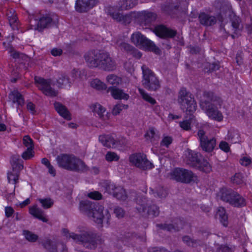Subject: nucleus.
Wrapping results in <instances>:
<instances>
[{
  "label": "nucleus",
  "instance_id": "obj_13",
  "mask_svg": "<svg viewBox=\"0 0 252 252\" xmlns=\"http://www.w3.org/2000/svg\"><path fill=\"white\" fill-rule=\"evenodd\" d=\"M88 215L91 216L94 221L97 223H101L103 220L105 218L108 219L109 214L107 210H104L101 206H96L91 212H89Z\"/></svg>",
  "mask_w": 252,
  "mask_h": 252
},
{
  "label": "nucleus",
  "instance_id": "obj_21",
  "mask_svg": "<svg viewBox=\"0 0 252 252\" xmlns=\"http://www.w3.org/2000/svg\"><path fill=\"white\" fill-rule=\"evenodd\" d=\"M54 105L56 110L60 116L67 120L71 119L70 114L64 106L58 102H56Z\"/></svg>",
  "mask_w": 252,
  "mask_h": 252
},
{
  "label": "nucleus",
  "instance_id": "obj_64",
  "mask_svg": "<svg viewBox=\"0 0 252 252\" xmlns=\"http://www.w3.org/2000/svg\"><path fill=\"white\" fill-rule=\"evenodd\" d=\"M232 27L235 29H237L238 28V20L237 21V22H233L232 24Z\"/></svg>",
  "mask_w": 252,
  "mask_h": 252
},
{
  "label": "nucleus",
  "instance_id": "obj_25",
  "mask_svg": "<svg viewBox=\"0 0 252 252\" xmlns=\"http://www.w3.org/2000/svg\"><path fill=\"white\" fill-rule=\"evenodd\" d=\"M90 86L92 88L98 91H103L107 89V85L98 78H95L90 82Z\"/></svg>",
  "mask_w": 252,
  "mask_h": 252
},
{
  "label": "nucleus",
  "instance_id": "obj_43",
  "mask_svg": "<svg viewBox=\"0 0 252 252\" xmlns=\"http://www.w3.org/2000/svg\"><path fill=\"white\" fill-rule=\"evenodd\" d=\"M23 234L25 238L29 241L34 242L37 239V236L29 231H24Z\"/></svg>",
  "mask_w": 252,
  "mask_h": 252
},
{
  "label": "nucleus",
  "instance_id": "obj_31",
  "mask_svg": "<svg viewBox=\"0 0 252 252\" xmlns=\"http://www.w3.org/2000/svg\"><path fill=\"white\" fill-rule=\"evenodd\" d=\"M138 90L141 97L145 101L151 105H154L156 103V100L155 98L147 93L144 90L140 88H139Z\"/></svg>",
  "mask_w": 252,
  "mask_h": 252
},
{
  "label": "nucleus",
  "instance_id": "obj_49",
  "mask_svg": "<svg viewBox=\"0 0 252 252\" xmlns=\"http://www.w3.org/2000/svg\"><path fill=\"white\" fill-rule=\"evenodd\" d=\"M172 139L170 136H165L161 141L160 145L168 147L172 143Z\"/></svg>",
  "mask_w": 252,
  "mask_h": 252
},
{
  "label": "nucleus",
  "instance_id": "obj_26",
  "mask_svg": "<svg viewBox=\"0 0 252 252\" xmlns=\"http://www.w3.org/2000/svg\"><path fill=\"white\" fill-rule=\"evenodd\" d=\"M200 23L202 24L210 26L216 22V18L214 16H209L205 13H201L199 16Z\"/></svg>",
  "mask_w": 252,
  "mask_h": 252
},
{
  "label": "nucleus",
  "instance_id": "obj_20",
  "mask_svg": "<svg viewBox=\"0 0 252 252\" xmlns=\"http://www.w3.org/2000/svg\"><path fill=\"white\" fill-rule=\"evenodd\" d=\"M108 91H110L112 96L115 99L127 100L129 98L128 94L125 93L122 90L115 89L113 87L108 88Z\"/></svg>",
  "mask_w": 252,
  "mask_h": 252
},
{
  "label": "nucleus",
  "instance_id": "obj_2",
  "mask_svg": "<svg viewBox=\"0 0 252 252\" xmlns=\"http://www.w3.org/2000/svg\"><path fill=\"white\" fill-rule=\"evenodd\" d=\"M184 160L186 163L199 170L208 173L212 171V167L209 162L206 159H200V155L191 150L185 152Z\"/></svg>",
  "mask_w": 252,
  "mask_h": 252
},
{
  "label": "nucleus",
  "instance_id": "obj_10",
  "mask_svg": "<svg viewBox=\"0 0 252 252\" xmlns=\"http://www.w3.org/2000/svg\"><path fill=\"white\" fill-rule=\"evenodd\" d=\"M99 141L104 146L109 148H118L122 145L119 139L110 134L100 135Z\"/></svg>",
  "mask_w": 252,
  "mask_h": 252
},
{
  "label": "nucleus",
  "instance_id": "obj_57",
  "mask_svg": "<svg viewBox=\"0 0 252 252\" xmlns=\"http://www.w3.org/2000/svg\"><path fill=\"white\" fill-rule=\"evenodd\" d=\"M89 205L88 201H82L80 203V209L82 211H84L87 206Z\"/></svg>",
  "mask_w": 252,
  "mask_h": 252
},
{
  "label": "nucleus",
  "instance_id": "obj_14",
  "mask_svg": "<svg viewBox=\"0 0 252 252\" xmlns=\"http://www.w3.org/2000/svg\"><path fill=\"white\" fill-rule=\"evenodd\" d=\"M101 53L95 51L87 52L84 55V58L87 65L90 67H98Z\"/></svg>",
  "mask_w": 252,
  "mask_h": 252
},
{
  "label": "nucleus",
  "instance_id": "obj_6",
  "mask_svg": "<svg viewBox=\"0 0 252 252\" xmlns=\"http://www.w3.org/2000/svg\"><path fill=\"white\" fill-rule=\"evenodd\" d=\"M143 79V85L150 91H155L159 87V81L154 73L146 66L142 67Z\"/></svg>",
  "mask_w": 252,
  "mask_h": 252
},
{
  "label": "nucleus",
  "instance_id": "obj_18",
  "mask_svg": "<svg viewBox=\"0 0 252 252\" xmlns=\"http://www.w3.org/2000/svg\"><path fill=\"white\" fill-rule=\"evenodd\" d=\"M234 191L225 187L220 188L217 193V198L223 201L229 203L231 199Z\"/></svg>",
  "mask_w": 252,
  "mask_h": 252
},
{
  "label": "nucleus",
  "instance_id": "obj_28",
  "mask_svg": "<svg viewBox=\"0 0 252 252\" xmlns=\"http://www.w3.org/2000/svg\"><path fill=\"white\" fill-rule=\"evenodd\" d=\"M183 169L175 168L173 169L168 175L170 179H174L178 181H181L183 172Z\"/></svg>",
  "mask_w": 252,
  "mask_h": 252
},
{
  "label": "nucleus",
  "instance_id": "obj_9",
  "mask_svg": "<svg viewBox=\"0 0 252 252\" xmlns=\"http://www.w3.org/2000/svg\"><path fill=\"white\" fill-rule=\"evenodd\" d=\"M200 146L202 149L206 152H211L216 145V140L214 138L209 139L205 135L203 130L200 129L198 132Z\"/></svg>",
  "mask_w": 252,
  "mask_h": 252
},
{
  "label": "nucleus",
  "instance_id": "obj_51",
  "mask_svg": "<svg viewBox=\"0 0 252 252\" xmlns=\"http://www.w3.org/2000/svg\"><path fill=\"white\" fill-rule=\"evenodd\" d=\"M251 159L250 157L245 156L242 158L240 160V163L244 166H248L251 163Z\"/></svg>",
  "mask_w": 252,
  "mask_h": 252
},
{
  "label": "nucleus",
  "instance_id": "obj_34",
  "mask_svg": "<svg viewBox=\"0 0 252 252\" xmlns=\"http://www.w3.org/2000/svg\"><path fill=\"white\" fill-rule=\"evenodd\" d=\"M51 21L52 20L49 17H42L38 22L37 26V30L41 31L42 29L47 26Z\"/></svg>",
  "mask_w": 252,
  "mask_h": 252
},
{
  "label": "nucleus",
  "instance_id": "obj_60",
  "mask_svg": "<svg viewBox=\"0 0 252 252\" xmlns=\"http://www.w3.org/2000/svg\"><path fill=\"white\" fill-rule=\"evenodd\" d=\"M179 117L177 115H175L173 114H169L168 116V119L169 121H172L173 120L179 119Z\"/></svg>",
  "mask_w": 252,
  "mask_h": 252
},
{
  "label": "nucleus",
  "instance_id": "obj_23",
  "mask_svg": "<svg viewBox=\"0 0 252 252\" xmlns=\"http://www.w3.org/2000/svg\"><path fill=\"white\" fill-rule=\"evenodd\" d=\"M9 98L13 103H17L18 106H22L24 104L22 95L17 91L11 92L9 95Z\"/></svg>",
  "mask_w": 252,
  "mask_h": 252
},
{
  "label": "nucleus",
  "instance_id": "obj_35",
  "mask_svg": "<svg viewBox=\"0 0 252 252\" xmlns=\"http://www.w3.org/2000/svg\"><path fill=\"white\" fill-rule=\"evenodd\" d=\"M41 162L48 169V173L52 176H55L56 171L53 166L50 163L48 159L44 158L42 159Z\"/></svg>",
  "mask_w": 252,
  "mask_h": 252
},
{
  "label": "nucleus",
  "instance_id": "obj_7",
  "mask_svg": "<svg viewBox=\"0 0 252 252\" xmlns=\"http://www.w3.org/2000/svg\"><path fill=\"white\" fill-rule=\"evenodd\" d=\"M11 164L12 171L7 173V179L9 183L15 184L18 180V173L23 168V165L21 160L15 156L12 158Z\"/></svg>",
  "mask_w": 252,
  "mask_h": 252
},
{
  "label": "nucleus",
  "instance_id": "obj_55",
  "mask_svg": "<svg viewBox=\"0 0 252 252\" xmlns=\"http://www.w3.org/2000/svg\"><path fill=\"white\" fill-rule=\"evenodd\" d=\"M62 53V50L61 49L54 48L51 51V54L54 56H60Z\"/></svg>",
  "mask_w": 252,
  "mask_h": 252
},
{
  "label": "nucleus",
  "instance_id": "obj_17",
  "mask_svg": "<svg viewBox=\"0 0 252 252\" xmlns=\"http://www.w3.org/2000/svg\"><path fill=\"white\" fill-rule=\"evenodd\" d=\"M154 32L157 35L161 37H171L175 34V31L161 25L156 27Z\"/></svg>",
  "mask_w": 252,
  "mask_h": 252
},
{
  "label": "nucleus",
  "instance_id": "obj_1",
  "mask_svg": "<svg viewBox=\"0 0 252 252\" xmlns=\"http://www.w3.org/2000/svg\"><path fill=\"white\" fill-rule=\"evenodd\" d=\"M200 107L206 115L211 120L220 122L223 120V108L218 101L204 95L200 101Z\"/></svg>",
  "mask_w": 252,
  "mask_h": 252
},
{
  "label": "nucleus",
  "instance_id": "obj_39",
  "mask_svg": "<svg viewBox=\"0 0 252 252\" xmlns=\"http://www.w3.org/2000/svg\"><path fill=\"white\" fill-rule=\"evenodd\" d=\"M71 81H75L76 79L83 80L86 78L85 72L73 70L71 74Z\"/></svg>",
  "mask_w": 252,
  "mask_h": 252
},
{
  "label": "nucleus",
  "instance_id": "obj_45",
  "mask_svg": "<svg viewBox=\"0 0 252 252\" xmlns=\"http://www.w3.org/2000/svg\"><path fill=\"white\" fill-rule=\"evenodd\" d=\"M39 201L44 208H49L53 204V201L50 198L40 199Z\"/></svg>",
  "mask_w": 252,
  "mask_h": 252
},
{
  "label": "nucleus",
  "instance_id": "obj_38",
  "mask_svg": "<svg viewBox=\"0 0 252 252\" xmlns=\"http://www.w3.org/2000/svg\"><path fill=\"white\" fill-rule=\"evenodd\" d=\"M59 87L68 88L70 86L71 82L68 78L62 75L57 81Z\"/></svg>",
  "mask_w": 252,
  "mask_h": 252
},
{
  "label": "nucleus",
  "instance_id": "obj_62",
  "mask_svg": "<svg viewBox=\"0 0 252 252\" xmlns=\"http://www.w3.org/2000/svg\"><path fill=\"white\" fill-rule=\"evenodd\" d=\"M10 56L13 58H16L19 57V53L15 51H12L10 53Z\"/></svg>",
  "mask_w": 252,
  "mask_h": 252
},
{
  "label": "nucleus",
  "instance_id": "obj_8",
  "mask_svg": "<svg viewBox=\"0 0 252 252\" xmlns=\"http://www.w3.org/2000/svg\"><path fill=\"white\" fill-rule=\"evenodd\" d=\"M129 161L135 166L147 169L152 167V165L146 158V156L140 153L131 155L129 158Z\"/></svg>",
  "mask_w": 252,
  "mask_h": 252
},
{
  "label": "nucleus",
  "instance_id": "obj_4",
  "mask_svg": "<svg viewBox=\"0 0 252 252\" xmlns=\"http://www.w3.org/2000/svg\"><path fill=\"white\" fill-rule=\"evenodd\" d=\"M178 101L180 103L183 110L189 112V114H191L196 110V103L192 95L187 92L184 88L181 89L180 91Z\"/></svg>",
  "mask_w": 252,
  "mask_h": 252
},
{
  "label": "nucleus",
  "instance_id": "obj_30",
  "mask_svg": "<svg viewBox=\"0 0 252 252\" xmlns=\"http://www.w3.org/2000/svg\"><path fill=\"white\" fill-rule=\"evenodd\" d=\"M184 174H183L181 181L184 183H189L191 181H194L196 179L195 176L191 171L186 169L183 170Z\"/></svg>",
  "mask_w": 252,
  "mask_h": 252
},
{
  "label": "nucleus",
  "instance_id": "obj_41",
  "mask_svg": "<svg viewBox=\"0 0 252 252\" xmlns=\"http://www.w3.org/2000/svg\"><path fill=\"white\" fill-rule=\"evenodd\" d=\"M127 105L118 104L114 106L112 113L114 115H117L119 114L123 109H127Z\"/></svg>",
  "mask_w": 252,
  "mask_h": 252
},
{
  "label": "nucleus",
  "instance_id": "obj_40",
  "mask_svg": "<svg viewBox=\"0 0 252 252\" xmlns=\"http://www.w3.org/2000/svg\"><path fill=\"white\" fill-rule=\"evenodd\" d=\"M105 158L108 162L117 161L120 158V157L116 153L111 151L108 152L106 154Z\"/></svg>",
  "mask_w": 252,
  "mask_h": 252
},
{
  "label": "nucleus",
  "instance_id": "obj_59",
  "mask_svg": "<svg viewBox=\"0 0 252 252\" xmlns=\"http://www.w3.org/2000/svg\"><path fill=\"white\" fill-rule=\"evenodd\" d=\"M149 214H152L154 216H157L158 215V208L156 207V206H154L153 207V210H149Z\"/></svg>",
  "mask_w": 252,
  "mask_h": 252
},
{
  "label": "nucleus",
  "instance_id": "obj_33",
  "mask_svg": "<svg viewBox=\"0 0 252 252\" xmlns=\"http://www.w3.org/2000/svg\"><path fill=\"white\" fill-rule=\"evenodd\" d=\"M110 193H113L119 199H125L126 197V191L121 187H117L113 192L109 191Z\"/></svg>",
  "mask_w": 252,
  "mask_h": 252
},
{
  "label": "nucleus",
  "instance_id": "obj_29",
  "mask_svg": "<svg viewBox=\"0 0 252 252\" xmlns=\"http://www.w3.org/2000/svg\"><path fill=\"white\" fill-rule=\"evenodd\" d=\"M6 15L10 25L12 28L13 29H17V25L16 24L17 22V17L15 13V11L12 9H9L7 10Z\"/></svg>",
  "mask_w": 252,
  "mask_h": 252
},
{
  "label": "nucleus",
  "instance_id": "obj_63",
  "mask_svg": "<svg viewBox=\"0 0 252 252\" xmlns=\"http://www.w3.org/2000/svg\"><path fill=\"white\" fill-rule=\"evenodd\" d=\"M68 126L71 128H76L77 127V125L74 123H69L68 124Z\"/></svg>",
  "mask_w": 252,
  "mask_h": 252
},
{
  "label": "nucleus",
  "instance_id": "obj_50",
  "mask_svg": "<svg viewBox=\"0 0 252 252\" xmlns=\"http://www.w3.org/2000/svg\"><path fill=\"white\" fill-rule=\"evenodd\" d=\"M88 196L93 199L98 200L101 198L102 195L99 192L94 191L88 193Z\"/></svg>",
  "mask_w": 252,
  "mask_h": 252
},
{
  "label": "nucleus",
  "instance_id": "obj_19",
  "mask_svg": "<svg viewBox=\"0 0 252 252\" xmlns=\"http://www.w3.org/2000/svg\"><path fill=\"white\" fill-rule=\"evenodd\" d=\"M29 213L31 215L35 218L42 220L43 222H47L48 219L43 213V212L36 205L31 207L29 209Z\"/></svg>",
  "mask_w": 252,
  "mask_h": 252
},
{
  "label": "nucleus",
  "instance_id": "obj_16",
  "mask_svg": "<svg viewBox=\"0 0 252 252\" xmlns=\"http://www.w3.org/2000/svg\"><path fill=\"white\" fill-rule=\"evenodd\" d=\"M96 3L95 0H77L76 10L80 12H85L94 7Z\"/></svg>",
  "mask_w": 252,
  "mask_h": 252
},
{
  "label": "nucleus",
  "instance_id": "obj_37",
  "mask_svg": "<svg viewBox=\"0 0 252 252\" xmlns=\"http://www.w3.org/2000/svg\"><path fill=\"white\" fill-rule=\"evenodd\" d=\"M195 122V119H194L193 117H191L189 119V122L187 120L184 121L183 122L180 123V125L181 127L184 129L188 130L191 127V126H193Z\"/></svg>",
  "mask_w": 252,
  "mask_h": 252
},
{
  "label": "nucleus",
  "instance_id": "obj_42",
  "mask_svg": "<svg viewBox=\"0 0 252 252\" xmlns=\"http://www.w3.org/2000/svg\"><path fill=\"white\" fill-rule=\"evenodd\" d=\"M121 2V8L122 9L131 8L133 7L136 3L135 0H124Z\"/></svg>",
  "mask_w": 252,
  "mask_h": 252
},
{
  "label": "nucleus",
  "instance_id": "obj_46",
  "mask_svg": "<svg viewBox=\"0 0 252 252\" xmlns=\"http://www.w3.org/2000/svg\"><path fill=\"white\" fill-rule=\"evenodd\" d=\"M23 144L27 148V149H33V145L32 139L28 136L26 135L23 139Z\"/></svg>",
  "mask_w": 252,
  "mask_h": 252
},
{
  "label": "nucleus",
  "instance_id": "obj_22",
  "mask_svg": "<svg viewBox=\"0 0 252 252\" xmlns=\"http://www.w3.org/2000/svg\"><path fill=\"white\" fill-rule=\"evenodd\" d=\"M215 217L220 220V222L224 225L226 226L228 224V217L224 208L219 207L217 211Z\"/></svg>",
  "mask_w": 252,
  "mask_h": 252
},
{
  "label": "nucleus",
  "instance_id": "obj_11",
  "mask_svg": "<svg viewBox=\"0 0 252 252\" xmlns=\"http://www.w3.org/2000/svg\"><path fill=\"white\" fill-rule=\"evenodd\" d=\"M89 109L94 115H97L103 121H107L110 119V113L106 111V109L99 103L95 102L89 106Z\"/></svg>",
  "mask_w": 252,
  "mask_h": 252
},
{
  "label": "nucleus",
  "instance_id": "obj_58",
  "mask_svg": "<svg viewBox=\"0 0 252 252\" xmlns=\"http://www.w3.org/2000/svg\"><path fill=\"white\" fill-rule=\"evenodd\" d=\"M27 107L28 110L30 111L33 114L35 112V106L33 103L31 102L28 103Z\"/></svg>",
  "mask_w": 252,
  "mask_h": 252
},
{
  "label": "nucleus",
  "instance_id": "obj_44",
  "mask_svg": "<svg viewBox=\"0 0 252 252\" xmlns=\"http://www.w3.org/2000/svg\"><path fill=\"white\" fill-rule=\"evenodd\" d=\"M145 137L147 140L152 141L155 138L156 136V130L154 128H150L146 132L145 134Z\"/></svg>",
  "mask_w": 252,
  "mask_h": 252
},
{
  "label": "nucleus",
  "instance_id": "obj_27",
  "mask_svg": "<svg viewBox=\"0 0 252 252\" xmlns=\"http://www.w3.org/2000/svg\"><path fill=\"white\" fill-rule=\"evenodd\" d=\"M110 14L112 17L116 20L120 22H122L125 24L128 23L130 22L132 18V15H123L120 14L119 12H110Z\"/></svg>",
  "mask_w": 252,
  "mask_h": 252
},
{
  "label": "nucleus",
  "instance_id": "obj_12",
  "mask_svg": "<svg viewBox=\"0 0 252 252\" xmlns=\"http://www.w3.org/2000/svg\"><path fill=\"white\" fill-rule=\"evenodd\" d=\"M100 60L98 67L106 71H113L116 68L115 62L107 53H101Z\"/></svg>",
  "mask_w": 252,
  "mask_h": 252
},
{
  "label": "nucleus",
  "instance_id": "obj_3",
  "mask_svg": "<svg viewBox=\"0 0 252 252\" xmlns=\"http://www.w3.org/2000/svg\"><path fill=\"white\" fill-rule=\"evenodd\" d=\"M59 166L71 170H83L85 169L84 163L73 156L61 155L57 158Z\"/></svg>",
  "mask_w": 252,
  "mask_h": 252
},
{
  "label": "nucleus",
  "instance_id": "obj_54",
  "mask_svg": "<svg viewBox=\"0 0 252 252\" xmlns=\"http://www.w3.org/2000/svg\"><path fill=\"white\" fill-rule=\"evenodd\" d=\"M14 213V210L12 208L10 207H6L5 208V215L7 217H9L11 216V215Z\"/></svg>",
  "mask_w": 252,
  "mask_h": 252
},
{
  "label": "nucleus",
  "instance_id": "obj_48",
  "mask_svg": "<svg viewBox=\"0 0 252 252\" xmlns=\"http://www.w3.org/2000/svg\"><path fill=\"white\" fill-rule=\"evenodd\" d=\"M34 156V152L32 149H27V150L24 152L22 157L24 159H29Z\"/></svg>",
  "mask_w": 252,
  "mask_h": 252
},
{
  "label": "nucleus",
  "instance_id": "obj_47",
  "mask_svg": "<svg viewBox=\"0 0 252 252\" xmlns=\"http://www.w3.org/2000/svg\"><path fill=\"white\" fill-rule=\"evenodd\" d=\"M231 180L233 183L237 185H240L243 183V176L241 173H236Z\"/></svg>",
  "mask_w": 252,
  "mask_h": 252
},
{
  "label": "nucleus",
  "instance_id": "obj_24",
  "mask_svg": "<svg viewBox=\"0 0 252 252\" xmlns=\"http://www.w3.org/2000/svg\"><path fill=\"white\" fill-rule=\"evenodd\" d=\"M229 203L235 207H242L246 204L245 200L241 196L234 192Z\"/></svg>",
  "mask_w": 252,
  "mask_h": 252
},
{
  "label": "nucleus",
  "instance_id": "obj_15",
  "mask_svg": "<svg viewBox=\"0 0 252 252\" xmlns=\"http://www.w3.org/2000/svg\"><path fill=\"white\" fill-rule=\"evenodd\" d=\"M35 82L37 87L46 95L49 96H55L56 95V92L52 90L49 81L44 79L36 77Z\"/></svg>",
  "mask_w": 252,
  "mask_h": 252
},
{
  "label": "nucleus",
  "instance_id": "obj_36",
  "mask_svg": "<svg viewBox=\"0 0 252 252\" xmlns=\"http://www.w3.org/2000/svg\"><path fill=\"white\" fill-rule=\"evenodd\" d=\"M68 234L69 237L72 238L74 240L81 241L83 243L86 242V240H88L89 237V235L86 233H84L82 236H79L73 233H68Z\"/></svg>",
  "mask_w": 252,
  "mask_h": 252
},
{
  "label": "nucleus",
  "instance_id": "obj_61",
  "mask_svg": "<svg viewBox=\"0 0 252 252\" xmlns=\"http://www.w3.org/2000/svg\"><path fill=\"white\" fill-rule=\"evenodd\" d=\"M30 199L29 198H28L26 200H25L24 201L21 203L20 204V205L21 207H23L26 206L28 204H29L30 203Z\"/></svg>",
  "mask_w": 252,
  "mask_h": 252
},
{
  "label": "nucleus",
  "instance_id": "obj_52",
  "mask_svg": "<svg viewBox=\"0 0 252 252\" xmlns=\"http://www.w3.org/2000/svg\"><path fill=\"white\" fill-rule=\"evenodd\" d=\"M219 147L221 150L225 152H228L230 149L229 144L225 141H221L219 145Z\"/></svg>",
  "mask_w": 252,
  "mask_h": 252
},
{
  "label": "nucleus",
  "instance_id": "obj_56",
  "mask_svg": "<svg viewBox=\"0 0 252 252\" xmlns=\"http://www.w3.org/2000/svg\"><path fill=\"white\" fill-rule=\"evenodd\" d=\"M120 47L121 50H124L126 51H129L131 49V47L126 43H122L120 45Z\"/></svg>",
  "mask_w": 252,
  "mask_h": 252
},
{
  "label": "nucleus",
  "instance_id": "obj_53",
  "mask_svg": "<svg viewBox=\"0 0 252 252\" xmlns=\"http://www.w3.org/2000/svg\"><path fill=\"white\" fill-rule=\"evenodd\" d=\"M115 214L118 218H121L124 215V211L123 209L117 208L115 210Z\"/></svg>",
  "mask_w": 252,
  "mask_h": 252
},
{
  "label": "nucleus",
  "instance_id": "obj_5",
  "mask_svg": "<svg viewBox=\"0 0 252 252\" xmlns=\"http://www.w3.org/2000/svg\"><path fill=\"white\" fill-rule=\"evenodd\" d=\"M131 40L135 45L139 48L146 50L152 51L158 54L159 50L150 40H148L139 32H135L131 36Z\"/></svg>",
  "mask_w": 252,
  "mask_h": 252
},
{
  "label": "nucleus",
  "instance_id": "obj_32",
  "mask_svg": "<svg viewBox=\"0 0 252 252\" xmlns=\"http://www.w3.org/2000/svg\"><path fill=\"white\" fill-rule=\"evenodd\" d=\"M106 82L108 84L117 86L121 82V78L114 74H109L106 77Z\"/></svg>",
  "mask_w": 252,
  "mask_h": 252
}]
</instances>
